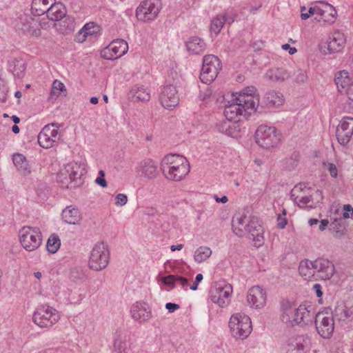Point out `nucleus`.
<instances>
[{"label":"nucleus","mask_w":353,"mask_h":353,"mask_svg":"<svg viewBox=\"0 0 353 353\" xmlns=\"http://www.w3.org/2000/svg\"><path fill=\"white\" fill-rule=\"evenodd\" d=\"M160 169L166 179L180 181L190 172V164L185 157L170 154L162 159Z\"/></svg>","instance_id":"nucleus-1"},{"label":"nucleus","mask_w":353,"mask_h":353,"mask_svg":"<svg viewBox=\"0 0 353 353\" xmlns=\"http://www.w3.org/2000/svg\"><path fill=\"white\" fill-rule=\"evenodd\" d=\"M109 261L108 245L103 242H100L95 244L90 252L88 267L92 270L101 271L108 266Z\"/></svg>","instance_id":"nucleus-2"},{"label":"nucleus","mask_w":353,"mask_h":353,"mask_svg":"<svg viewBox=\"0 0 353 353\" xmlns=\"http://www.w3.org/2000/svg\"><path fill=\"white\" fill-rule=\"evenodd\" d=\"M229 327L232 336L236 339H245L252 331L250 318L241 313L233 314L229 321Z\"/></svg>","instance_id":"nucleus-3"},{"label":"nucleus","mask_w":353,"mask_h":353,"mask_svg":"<svg viewBox=\"0 0 353 353\" xmlns=\"http://www.w3.org/2000/svg\"><path fill=\"white\" fill-rule=\"evenodd\" d=\"M256 142L261 148L269 150L280 142L281 134L275 127L260 125L255 132Z\"/></svg>","instance_id":"nucleus-4"},{"label":"nucleus","mask_w":353,"mask_h":353,"mask_svg":"<svg viewBox=\"0 0 353 353\" xmlns=\"http://www.w3.org/2000/svg\"><path fill=\"white\" fill-rule=\"evenodd\" d=\"M58 312L48 305L38 307L32 316L33 322L41 328H49L59 320Z\"/></svg>","instance_id":"nucleus-5"},{"label":"nucleus","mask_w":353,"mask_h":353,"mask_svg":"<svg viewBox=\"0 0 353 353\" xmlns=\"http://www.w3.org/2000/svg\"><path fill=\"white\" fill-rule=\"evenodd\" d=\"M85 173V168L83 163L70 162L66 165L65 168L60 171L59 177L66 180V187L73 188L80 185L81 177Z\"/></svg>","instance_id":"nucleus-6"},{"label":"nucleus","mask_w":353,"mask_h":353,"mask_svg":"<svg viewBox=\"0 0 353 353\" xmlns=\"http://www.w3.org/2000/svg\"><path fill=\"white\" fill-rule=\"evenodd\" d=\"M222 67L219 59L213 55H205L203 59V65L200 74L201 81L205 83H211L217 77Z\"/></svg>","instance_id":"nucleus-7"},{"label":"nucleus","mask_w":353,"mask_h":353,"mask_svg":"<svg viewBox=\"0 0 353 353\" xmlns=\"http://www.w3.org/2000/svg\"><path fill=\"white\" fill-rule=\"evenodd\" d=\"M19 238L22 246L29 252L37 249L42 242L41 231L38 228L23 227L19 230Z\"/></svg>","instance_id":"nucleus-8"},{"label":"nucleus","mask_w":353,"mask_h":353,"mask_svg":"<svg viewBox=\"0 0 353 353\" xmlns=\"http://www.w3.org/2000/svg\"><path fill=\"white\" fill-rule=\"evenodd\" d=\"M310 191L309 188L303 189L301 187L295 186L292 190V196H295L294 201L300 208H313L314 205L322 199L321 191L317 190L312 195L307 192Z\"/></svg>","instance_id":"nucleus-9"},{"label":"nucleus","mask_w":353,"mask_h":353,"mask_svg":"<svg viewBox=\"0 0 353 353\" xmlns=\"http://www.w3.org/2000/svg\"><path fill=\"white\" fill-rule=\"evenodd\" d=\"M161 7V0H145L137 8L136 15L144 22L153 21L157 17Z\"/></svg>","instance_id":"nucleus-10"},{"label":"nucleus","mask_w":353,"mask_h":353,"mask_svg":"<svg viewBox=\"0 0 353 353\" xmlns=\"http://www.w3.org/2000/svg\"><path fill=\"white\" fill-rule=\"evenodd\" d=\"M59 124L52 123L45 125L38 135V142L43 148H50L54 143L60 139L59 131L56 128H59Z\"/></svg>","instance_id":"nucleus-11"},{"label":"nucleus","mask_w":353,"mask_h":353,"mask_svg":"<svg viewBox=\"0 0 353 353\" xmlns=\"http://www.w3.org/2000/svg\"><path fill=\"white\" fill-rule=\"evenodd\" d=\"M45 22L39 23L38 20L27 14H22L19 17L17 27L23 32L31 36L39 37L41 35V28H45Z\"/></svg>","instance_id":"nucleus-12"},{"label":"nucleus","mask_w":353,"mask_h":353,"mask_svg":"<svg viewBox=\"0 0 353 353\" xmlns=\"http://www.w3.org/2000/svg\"><path fill=\"white\" fill-rule=\"evenodd\" d=\"M316 329L319 335L324 339L332 336L334 328V317L325 316L323 313L319 312L314 316Z\"/></svg>","instance_id":"nucleus-13"},{"label":"nucleus","mask_w":353,"mask_h":353,"mask_svg":"<svg viewBox=\"0 0 353 353\" xmlns=\"http://www.w3.org/2000/svg\"><path fill=\"white\" fill-rule=\"evenodd\" d=\"M312 265L316 280H329L335 272L332 262L323 258H319L313 261Z\"/></svg>","instance_id":"nucleus-14"},{"label":"nucleus","mask_w":353,"mask_h":353,"mask_svg":"<svg viewBox=\"0 0 353 353\" xmlns=\"http://www.w3.org/2000/svg\"><path fill=\"white\" fill-rule=\"evenodd\" d=\"M310 346V339L307 335H299L289 339L282 349L283 353H303Z\"/></svg>","instance_id":"nucleus-15"},{"label":"nucleus","mask_w":353,"mask_h":353,"mask_svg":"<svg viewBox=\"0 0 353 353\" xmlns=\"http://www.w3.org/2000/svg\"><path fill=\"white\" fill-rule=\"evenodd\" d=\"M128 50V43L123 39H116L101 51V56L108 60L117 59L124 55Z\"/></svg>","instance_id":"nucleus-16"},{"label":"nucleus","mask_w":353,"mask_h":353,"mask_svg":"<svg viewBox=\"0 0 353 353\" xmlns=\"http://www.w3.org/2000/svg\"><path fill=\"white\" fill-rule=\"evenodd\" d=\"M353 135V117H345L339 123L336 136L341 145H346Z\"/></svg>","instance_id":"nucleus-17"},{"label":"nucleus","mask_w":353,"mask_h":353,"mask_svg":"<svg viewBox=\"0 0 353 353\" xmlns=\"http://www.w3.org/2000/svg\"><path fill=\"white\" fill-rule=\"evenodd\" d=\"M210 299L220 307H225L230 301V297L232 293L231 285H225L224 286H217L210 290Z\"/></svg>","instance_id":"nucleus-18"},{"label":"nucleus","mask_w":353,"mask_h":353,"mask_svg":"<svg viewBox=\"0 0 353 353\" xmlns=\"http://www.w3.org/2000/svg\"><path fill=\"white\" fill-rule=\"evenodd\" d=\"M160 101L165 108H175L179 102V97L176 86L172 84L164 85L160 94Z\"/></svg>","instance_id":"nucleus-19"},{"label":"nucleus","mask_w":353,"mask_h":353,"mask_svg":"<svg viewBox=\"0 0 353 353\" xmlns=\"http://www.w3.org/2000/svg\"><path fill=\"white\" fill-rule=\"evenodd\" d=\"M312 305L306 306L304 304H301L296 307L294 324L302 327L312 325L315 316V312L312 311Z\"/></svg>","instance_id":"nucleus-20"},{"label":"nucleus","mask_w":353,"mask_h":353,"mask_svg":"<svg viewBox=\"0 0 353 353\" xmlns=\"http://www.w3.org/2000/svg\"><path fill=\"white\" fill-rule=\"evenodd\" d=\"M334 81L339 92L353 101V79L350 78L348 73L344 70L339 72Z\"/></svg>","instance_id":"nucleus-21"},{"label":"nucleus","mask_w":353,"mask_h":353,"mask_svg":"<svg viewBox=\"0 0 353 353\" xmlns=\"http://www.w3.org/2000/svg\"><path fill=\"white\" fill-rule=\"evenodd\" d=\"M245 231L250 234L249 238L254 241V245L259 247L263 243V228L257 217H250L245 224Z\"/></svg>","instance_id":"nucleus-22"},{"label":"nucleus","mask_w":353,"mask_h":353,"mask_svg":"<svg viewBox=\"0 0 353 353\" xmlns=\"http://www.w3.org/2000/svg\"><path fill=\"white\" fill-rule=\"evenodd\" d=\"M236 100L241 103L244 117L255 112L259 103V96H254L250 93H240L236 97Z\"/></svg>","instance_id":"nucleus-23"},{"label":"nucleus","mask_w":353,"mask_h":353,"mask_svg":"<svg viewBox=\"0 0 353 353\" xmlns=\"http://www.w3.org/2000/svg\"><path fill=\"white\" fill-rule=\"evenodd\" d=\"M266 299L265 291L259 285L251 288L247 295L249 305L255 309L263 307L265 305Z\"/></svg>","instance_id":"nucleus-24"},{"label":"nucleus","mask_w":353,"mask_h":353,"mask_svg":"<svg viewBox=\"0 0 353 353\" xmlns=\"http://www.w3.org/2000/svg\"><path fill=\"white\" fill-rule=\"evenodd\" d=\"M224 115L228 121H239L241 116L244 117L241 103L236 100V96L232 95L231 101L225 105Z\"/></svg>","instance_id":"nucleus-25"},{"label":"nucleus","mask_w":353,"mask_h":353,"mask_svg":"<svg viewBox=\"0 0 353 353\" xmlns=\"http://www.w3.org/2000/svg\"><path fill=\"white\" fill-rule=\"evenodd\" d=\"M136 172L141 176L153 179L158 175L157 164L150 159H144L139 163L136 168Z\"/></svg>","instance_id":"nucleus-26"},{"label":"nucleus","mask_w":353,"mask_h":353,"mask_svg":"<svg viewBox=\"0 0 353 353\" xmlns=\"http://www.w3.org/2000/svg\"><path fill=\"white\" fill-rule=\"evenodd\" d=\"M130 312L132 319L139 323H144L151 317V311L145 303H136L132 306Z\"/></svg>","instance_id":"nucleus-27"},{"label":"nucleus","mask_w":353,"mask_h":353,"mask_svg":"<svg viewBox=\"0 0 353 353\" xmlns=\"http://www.w3.org/2000/svg\"><path fill=\"white\" fill-rule=\"evenodd\" d=\"M295 308L292 303L288 300H283L281 303L280 319L288 326L294 325Z\"/></svg>","instance_id":"nucleus-28"},{"label":"nucleus","mask_w":353,"mask_h":353,"mask_svg":"<svg viewBox=\"0 0 353 353\" xmlns=\"http://www.w3.org/2000/svg\"><path fill=\"white\" fill-rule=\"evenodd\" d=\"M61 217L64 222L70 225H79L82 219L79 210L72 205L63 210Z\"/></svg>","instance_id":"nucleus-29"},{"label":"nucleus","mask_w":353,"mask_h":353,"mask_svg":"<svg viewBox=\"0 0 353 353\" xmlns=\"http://www.w3.org/2000/svg\"><path fill=\"white\" fill-rule=\"evenodd\" d=\"M345 43V39L343 33L339 31L334 32L327 42V50L330 54L340 52Z\"/></svg>","instance_id":"nucleus-30"},{"label":"nucleus","mask_w":353,"mask_h":353,"mask_svg":"<svg viewBox=\"0 0 353 353\" xmlns=\"http://www.w3.org/2000/svg\"><path fill=\"white\" fill-rule=\"evenodd\" d=\"M262 103L268 108L279 107L283 104L284 97L279 92L270 90L265 93Z\"/></svg>","instance_id":"nucleus-31"},{"label":"nucleus","mask_w":353,"mask_h":353,"mask_svg":"<svg viewBox=\"0 0 353 353\" xmlns=\"http://www.w3.org/2000/svg\"><path fill=\"white\" fill-rule=\"evenodd\" d=\"M48 18L52 21H60L65 17L66 11L64 6L60 3L54 1L47 12Z\"/></svg>","instance_id":"nucleus-32"},{"label":"nucleus","mask_w":353,"mask_h":353,"mask_svg":"<svg viewBox=\"0 0 353 353\" xmlns=\"http://www.w3.org/2000/svg\"><path fill=\"white\" fill-rule=\"evenodd\" d=\"M333 317L339 321H349L353 319V306L346 307L343 304L338 305L334 312Z\"/></svg>","instance_id":"nucleus-33"},{"label":"nucleus","mask_w":353,"mask_h":353,"mask_svg":"<svg viewBox=\"0 0 353 353\" xmlns=\"http://www.w3.org/2000/svg\"><path fill=\"white\" fill-rule=\"evenodd\" d=\"M186 48L188 52L194 54L203 53L206 48L205 43L198 37H190L186 42Z\"/></svg>","instance_id":"nucleus-34"},{"label":"nucleus","mask_w":353,"mask_h":353,"mask_svg":"<svg viewBox=\"0 0 353 353\" xmlns=\"http://www.w3.org/2000/svg\"><path fill=\"white\" fill-rule=\"evenodd\" d=\"M265 77L272 81L283 82L290 77V74L284 68H276L268 70Z\"/></svg>","instance_id":"nucleus-35"},{"label":"nucleus","mask_w":353,"mask_h":353,"mask_svg":"<svg viewBox=\"0 0 353 353\" xmlns=\"http://www.w3.org/2000/svg\"><path fill=\"white\" fill-rule=\"evenodd\" d=\"M55 0H32L31 11L32 14L40 16L47 13L50 5Z\"/></svg>","instance_id":"nucleus-36"},{"label":"nucleus","mask_w":353,"mask_h":353,"mask_svg":"<svg viewBox=\"0 0 353 353\" xmlns=\"http://www.w3.org/2000/svg\"><path fill=\"white\" fill-rule=\"evenodd\" d=\"M130 94L136 101L146 102L150 99L149 90L143 85H136L132 88Z\"/></svg>","instance_id":"nucleus-37"},{"label":"nucleus","mask_w":353,"mask_h":353,"mask_svg":"<svg viewBox=\"0 0 353 353\" xmlns=\"http://www.w3.org/2000/svg\"><path fill=\"white\" fill-rule=\"evenodd\" d=\"M312 265L313 261L306 259L301 261L299 272L305 279L310 280L312 278L314 279V271Z\"/></svg>","instance_id":"nucleus-38"},{"label":"nucleus","mask_w":353,"mask_h":353,"mask_svg":"<svg viewBox=\"0 0 353 353\" xmlns=\"http://www.w3.org/2000/svg\"><path fill=\"white\" fill-rule=\"evenodd\" d=\"M247 217L243 215H236L233 217L232 219V229L234 232L239 236H241L243 234V229L245 230V223L246 222Z\"/></svg>","instance_id":"nucleus-39"},{"label":"nucleus","mask_w":353,"mask_h":353,"mask_svg":"<svg viewBox=\"0 0 353 353\" xmlns=\"http://www.w3.org/2000/svg\"><path fill=\"white\" fill-rule=\"evenodd\" d=\"M13 163L16 168L23 174H26L30 173V170L28 167V163L26 157L21 154H15L12 158Z\"/></svg>","instance_id":"nucleus-40"},{"label":"nucleus","mask_w":353,"mask_h":353,"mask_svg":"<svg viewBox=\"0 0 353 353\" xmlns=\"http://www.w3.org/2000/svg\"><path fill=\"white\" fill-rule=\"evenodd\" d=\"M211 255L212 250L209 247L201 246L195 250L194 259L196 263H201L206 261Z\"/></svg>","instance_id":"nucleus-41"},{"label":"nucleus","mask_w":353,"mask_h":353,"mask_svg":"<svg viewBox=\"0 0 353 353\" xmlns=\"http://www.w3.org/2000/svg\"><path fill=\"white\" fill-rule=\"evenodd\" d=\"M59 32L63 34L71 32L75 27L74 20L72 17L65 16V19L59 23Z\"/></svg>","instance_id":"nucleus-42"},{"label":"nucleus","mask_w":353,"mask_h":353,"mask_svg":"<svg viewBox=\"0 0 353 353\" xmlns=\"http://www.w3.org/2000/svg\"><path fill=\"white\" fill-rule=\"evenodd\" d=\"M226 21L227 19L225 15L218 14L212 20L210 30L215 34H218L221 32L223 26L226 22Z\"/></svg>","instance_id":"nucleus-43"},{"label":"nucleus","mask_w":353,"mask_h":353,"mask_svg":"<svg viewBox=\"0 0 353 353\" xmlns=\"http://www.w3.org/2000/svg\"><path fill=\"white\" fill-rule=\"evenodd\" d=\"M306 8L305 6L301 7V18L303 20H306L310 18L312 14H317L323 17L325 14H327L328 10H325V9H321L319 7H311L309 8V13H304Z\"/></svg>","instance_id":"nucleus-44"},{"label":"nucleus","mask_w":353,"mask_h":353,"mask_svg":"<svg viewBox=\"0 0 353 353\" xmlns=\"http://www.w3.org/2000/svg\"><path fill=\"white\" fill-rule=\"evenodd\" d=\"M13 65L12 72L14 76L19 79L23 78L26 68L24 61L23 60H16L13 62Z\"/></svg>","instance_id":"nucleus-45"},{"label":"nucleus","mask_w":353,"mask_h":353,"mask_svg":"<svg viewBox=\"0 0 353 353\" xmlns=\"http://www.w3.org/2000/svg\"><path fill=\"white\" fill-rule=\"evenodd\" d=\"M63 90H65L64 84L58 80H54L50 92V99H57L60 95L61 92Z\"/></svg>","instance_id":"nucleus-46"},{"label":"nucleus","mask_w":353,"mask_h":353,"mask_svg":"<svg viewBox=\"0 0 353 353\" xmlns=\"http://www.w3.org/2000/svg\"><path fill=\"white\" fill-rule=\"evenodd\" d=\"M61 245L60 239L57 235H52L48 240L46 248L50 253H55Z\"/></svg>","instance_id":"nucleus-47"},{"label":"nucleus","mask_w":353,"mask_h":353,"mask_svg":"<svg viewBox=\"0 0 353 353\" xmlns=\"http://www.w3.org/2000/svg\"><path fill=\"white\" fill-rule=\"evenodd\" d=\"M325 10H328L327 14L323 16V21L329 24H332L335 21L336 11L332 5L325 3Z\"/></svg>","instance_id":"nucleus-48"},{"label":"nucleus","mask_w":353,"mask_h":353,"mask_svg":"<svg viewBox=\"0 0 353 353\" xmlns=\"http://www.w3.org/2000/svg\"><path fill=\"white\" fill-rule=\"evenodd\" d=\"M329 230L334 233L335 236H340L343 234V225L341 219H335L330 224Z\"/></svg>","instance_id":"nucleus-49"},{"label":"nucleus","mask_w":353,"mask_h":353,"mask_svg":"<svg viewBox=\"0 0 353 353\" xmlns=\"http://www.w3.org/2000/svg\"><path fill=\"white\" fill-rule=\"evenodd\" d=\"M83 32L88 36L97 35L100 31V27L93 22H90L84 25L81 28Z\"/></svg>","instance_id":"nucleus-50"},{"label":"nucleus","mask_w":353,"mask_h":353,"mask_svg":"<svg viewBox=\"0 0 353 353\" xmlns=\"http://www.w3.org/2000/svg\"><path fill=\"white\" fill-rule=\"evenodd\" d=\"M299 153L293 152L291 155V157L286 160L285 168L288 170L294 169L297 165L299 161Z\"/></svg>","instance_id":"nucleus-51"},{"label":"nucleus","mask_w":353,"mask_h":353,"mask_svg":"<svg viewBox=\"0 0 353 353\" xmlns=\"http://www.w3.org/2000/svg\"><path fill=\"white\" fill-rule=\"evenodd\" d=\"M232 121H223L217 124V129L221 133L229 134L231 132V122Z\"/></svg>","instance_id":"nucleus-52"},{"label":"nucleus","mask_w":353,"mask_h":353,"mask_svg":"<svg viewBox=\"0 0 353 353\" xmlns=\"http://www.w3.org/2000/svg\"><path fill=\"white\" fill-rule=\"evenodd\" d=\"M295 81L297 83H303L307 79V76L303 70H299L295 72L293 74Z\"/></svg>","instance_id":"nucleus-53"},{"label":"nucleus","mask_w":353,"mask_h":353,"mask_svg":"<svg viewBox=\"0 0 353 353\" xmlns=\"http://www.w3.org/2000/svg\"><path fill=\"white\" fill-rule=\"evenodd\" d=\"M177 275L170 274L168 276L162 278L163 283L166 285L174 286V283L176 282Z\"/></svg>","instance_id":"nucleus-54"},{"label":"nucleus","mask_w":353,"mask_h":353,"mask_svg":"<svg viewBox=\"0 0 353 353\" xmlns=\"http://www.w3.org/2000/svg\"><path fill=\"white\" fill-rule=\"evenodd\" d=\"M113 345L114 351L118 353H122L125 350V343L119 339L114 340Z\"/></svg>","instance_id":"nucleus-55"},{"label":"nucleus","mask_w":353,"mask_h":353,"mask_svg":"<svg viewBox=\"0 0 353 353\" xmlns=\"http://www.w3.org/2000/svg\"><path fill=\"white\" fill-rule=\"evenodd\" d=\"M325 168L329 171L330 174L332 177H336L338 174V170L336 168V166L332 163H325L324 164Z\"/></svg>","instance_id":"nucleus-56"},{"label":"nucleus","mask_w":353,"mask_h":353,"mask_svg":"<svg viewBox=\"0 0 353 353\" xmlns=\"http://www.w3.org/2000/svg\"><path fill=\"white\" fill-rule=\"evenodd\" d=\"M127 201L128 197L125 194L120 193L116 196V205L123 206L126 204Z\"/></svg>","instance_id":"nucleus-57"},{"label":"nucleus","mask_w":353,"mask_h":353,"mask_svg":"<svg viewBox=\"0 0 353 353\" xmlns=\"http://www.w3.org/2000/svg\"><path fill=\"white\" fill-rule=\"evenodd\" d=\"M70 278L74 282H81L83 278V274L79 271V272L77 270H72L70 273Z\"/></svg>","instance_id":"nucleus-58"},{"label":"nucleus","mask_w":353,"mask_h":353,"mask_svg":"<svg viewBox=\"0 0 353 353\" xmlns=\"http://www.w3.org/2000/svg\"><path fill=\"white\" fill-rule=\"evenodd\" d=\"M8 90L4 85H0V102L4 103L7 100Z\"/></svg>","instance_id":"nucleus-59"},{"label":"nucleus","mask_w":353,"mask_h":353,"mask_svg":"<svg viewBox=\"0 0 353 353\" xmlns=\"http://www.w3.org/2000/svg\"><path fill=\"white\" fill-rule=\"evenodd\" d=\"M350 214L353 215V208L349 204L344 205L343 213V217L345 219L349 218Z\"/></svg>","instance_id":"nucleus-60"},{"label":"nucleus","mask_w":353,"mask_h":353,"mask_svg":"<svg viewBox=\"0 0 353 353\" xmlns=\"http://www.w3.org/2000/svg\"><path fill=\"white\" fill-rule=\"evenodd\" d=\"M203 275L201 274H198L196 276L195 281L193 284L190 286V289L194 291L197 290L199 283L203 280Z\"/></svg>","instance_id":"nucleus-61"},{"label":"nucleus","mask_w":353,"mask_h":353,"mask_svg":"<svg viewBox=\"0 0 353 353\" xmlns=\"http://www.w3.org/2000/svg\"><path fill=\"white\" fill-rule=\"evenodd\" d=\"M278 226L283 229L285 227L288 223V221L285 217L282 216L281 214H279L277 217Z\"/></svg>","instance_id":"nucleus-62"},{"label":"nucleus","mask_w":353,"mask_h":353,"mask_svg":"<svg viewBox=\"0 0 353 353\" xmlns=\"http://www.w3.org/2000/svg\"><path fill=\"white\" fill-rule=\"evenodd\" d=\"M165 308L170 313H172L179 308V305L176 303H168L165 304Z\"/></svg>","instance_id":"nucleus-63"},{"label":"nucleus","mask_w":353,"mask_h":353,"mask_svg":"<svg viewBox=\"0 0 353 353\" xmlns=\"http://www.w3.org/2000/svg\"><path fill=\"white\" fill-rule=\"evenodd\" d=\"M176 282L180 283L183 288L185 290L187 289L188 286V280L186 278L177 276Z\"/></svg>","instance_id":"nucleus-64"}]
</instances>
